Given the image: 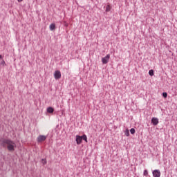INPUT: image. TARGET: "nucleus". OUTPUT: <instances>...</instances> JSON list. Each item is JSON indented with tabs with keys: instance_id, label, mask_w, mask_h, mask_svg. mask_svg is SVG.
Segmentation results:
<instances>
[{
	"instance_id": "20e7f679",
	"label": "nucleus",
	"mask_w": 177,
	"mask_h": 177,
	"mask_svg": "<svg viewBox=\"0 0 177 177\" xmlns=\"http://www.w3.org/2000/svg\"><path fill=\"white\" fill-rule=\"evenodd\" d=\"M153 177H160L161 176V171L160 170L156 169L153 171Z\"/></svg>"
},
{
	"instance_id": "dca6fc26",
	"label": "nucleus",
	"mask_w": 177,
	"mask_h": 177,
	"mask_svg": "<svg viewBox=\"0 0 177 177\" xmlns=\"http://www.w3.org/2000/svg\"><path fill=\"white\" fill-rule=\"evenodd\" d=\"M1 66H5V60H2L1 62L0 63Z\"/></svg>"
},
{
	"instance_id": "f03ea898",
	"label": "nucleus",
	"mask_w": 177,
	"mask_h": 177,
	"mask_svg": "<svg viewBox=\"0 0 177 177\" xmlns=\"http://www.w3.org/2000/svg\"><path fill=\"white\" fill-rule=\"evenodd\" d=\"M48 137L44 135H39L37 138V143H42V142H45Z\"/></svg>"
},
{
	"instance_id": "39448f33",
	"label": "nucleus",
	"mask_w": 177,
	"mask_h": 177,
	"mask_svg": "<svg viewBox=\"0 0 177 177\" xmlns=\"http://www.w3.org/2000/svg\"><path fill=\"white\" fill-rule=\"evenodd\" d=\"M54 77L55 80H60L62 77V73L59 71H55L54 73Z\"/></svg>"
},
{
	"instance_id": "2eb2a0df",
	"label": "nucleus",
	"mask_w": 177,
	"mask_h": 177,
	"mask_svg": "<svg viewBox=\"0 0 177 177\" xmlns=\"http://www.w3.org/2000/svg\"><path fill=\"white\" fill-rule=\"evenodd\" d=\"M130 131H131V134H134L136 130H135V129L133 127V128L131 129Z\"/></svg>"
},
{
	"instance_id": "6e6552de",
	"label": "nucleus",
	"mask_w": 177,
	"mask_h": 177,
	"mask_svg": "<svg viewBox=\"0 0 177 177\" xmlns=\"http://www.w3.org/2000/svg\"><path fill=\"white\" fill-rule=\"evenodd\" d=\"M49 27H50V31H53L56 28V24H51Z\"/></svg>"
},
{
	"instance_id": "423d86ee",
	"label": "nucleus",
	"mask_w": 177,
	"mask_h": 177,
	"mask_svg": "<svg viewBox=\"0 0 177 177\" xmlns=\"http://www.w3.org/2000/svg\"><path fill=\"white\" fill-rule=\"evenodd\" d=\"M151 123H153V124H154V126L158 124L159 123L158 118H152Z\"/></svg>"
},
{
	"instance_id": "ddd939ff",
	"label": "nucleus",
	"mask_w": 177,
	"mask_h": 177,
	"mask_svg": "<svg viewBox=\"0 0 177 177\" xmlns=\"http://www.w3.org/2000/svg\"><path fill=\"white\" fill-rule=\"evenodd\" d=\"M124 134L125 136H129V130L128 129H127L124 131Z\"/></svg>"
},
{
	"instance_id": "f257e3e1",
	"label": "nucleus",
	"mask_w": 177,
	"mask_h": 177,
	"mask_svg": "<svg viewBox=\"0 0 177 177\" xmlns=\"http://www.w3.org/2000/svg\"><path fill=\"white\" fill-rule=\"evenodd\" d=\"M0 145L7 149L8 151H15V149H16V142L10 139L1 138Z\"/></svg>"
},
{
	"instance_id": "9d476101",
	"label": "nucleus",
	"mask_w": 177,
	"mask_h": 177,
	"mask_svg": "<svg viewBox=\"0 0 177 177\" xmlns=\"http://www.w3.org/2000/svg\"><path fill=\"white\" fill-rule=\"evenodd\" d=\"M82 140H84V141H86V142H88V138H87L86 134H83V136H82Z\"/></svg>"
},
{
	"instance_id": "9b49d317",
	"label": "nucleus",
	"mask_w": 177,
	"mask_h": 177,
	"mask_svg": "<svg viewBox=\"0 0 177 177\" xmlns=\"http://www.w3.org/2000/svg\"><path fill=\"white\" fill-rule=\"evenodd\" d=\"M111 6L109 5L106 6V11L109 12V11H111Z\"/></svg>"
},
{
	"instance_id": "4468645a",
	"label": "nucleus",
	"mask_w": 177,
	"mask_h": 177,
	"mask_svg": "<svg viewBox=\"0 0 177 177\" xmlns=\"http://www.w3.org/2000/svg\"><path fill=\"white\" fill-rule=\"evenodd\" d=\"M149 171L147 169L144 170V176H148Z\"/></svg>"
},
{
	"instance_id": "f8f14e48",
	"label": "nucleus",
	"mask_w": 177,
	"mask_h": 177,
	"mask_svg": "<svg viewBox=\"0 0 177 177\" xmlns=\"http://www.w3.org/2000/svg\"><path fill=\"white\" fill-rule=\"evenodd\" d=\"M149 73L150 76H153V75H154L153 70V69H151V70L149 71Z\"/></svg>"
},
{
	"instance_id": "7ed1b4c3",
	"label": "nucleus",
	"mask_w": 177,
	"mask_h": 177,
	"mask_svg": "<svg viewBox=\"0 0 177 177\" xmlns=\"http://www.w3.org/2000/svg\"><path fill=\"white\" fill-rule=\"evenodd\" d=\"M110 58H111L110 54H107V55H106V57H104L103 58H102V64H108Z\"/></svg>"
},
{
	"instance_id": "6ab92c4d",
	"label": "nucleus",
	"mask_w": 177,
	"mask_h": 177,
	"mask_svg": "<svg viewBox=\"0 0 177 177\" xmlns=\"http://www.w3.org/2000/svg\"><path fill=\"white\" fill-rule=\"evenodd\" d=\"M18 2H23V0H17Z\"/></svg>"
},
{
	"instance_id": "f3484780",
	"label": "nucleus",
	"mask_w": 177,
	"mask_h": 177,
	"mask_svg": "<svg viewBox=\"0 0 177 177\" xmlns=\"http://www.w3.org/2000/svg\"><path fill=\"white\" fill-rule=\"evenodd\" d=\"M162 95L165 98L167 97V93H162Z\"/></svg>"
},
{
	"instance_id": "0eeeda50",
	"label": "nucleus",
	"mask_w": 177,
	"mask_h": 177,
	"mask_svg": "<svg viewBox=\"0 0 177 177\" xmlns=\"http://www.w3.org/2000/svg\"><path fill=\"white\" fill-rule=\"evenodd\" d=\"M82 141V136H76L77 144H81Z\"/></svg>"
},
{
	"instance_id": "a211bd4d",
	"label": "nucleus",
	"mask_w": 177,
	"mask_h": 177,
	"mask_svg": "<svg viewBox=\"0 0 177 177\" xmlns=\"http://www.w3.org/2000/svg\"><path fill=\"white\" fill-rule=\"evenodd\" d=\"M42 161L44 165L46 164V159H42Z\"/></svg>"
},
{
	"instance_id": "1a4fd4ad",
	"label": "nucleus",
	"mask_w": 177,
	"mask_h": 177,
	"mask_svg": "<svg viewBox=\"0 0 177 177\" xmlns=\"http://www.w3.org/2000/svg\"><path fill=\"white\" fill-rule=\"evenodd\" d=\"M53 111H55V109H53V108L50 106L47 108V113H49L50 114H51V113H53Z\"/></svg>"
},
{
	"instance_id": "aec40b11",
	"label": "nucleus",
	"mask_w": 177,
	"mask_h": 177,
	"mask_svg": "<svg viewBox=\"0 0 177 177\" xmlns=\"http://www.w3.org/2000/svg\"><path fill=\"white\" fill-rule=\"evenodd\" d=\"M0 59H2V55H0Z\"/></svg>"
}]
</instances>
